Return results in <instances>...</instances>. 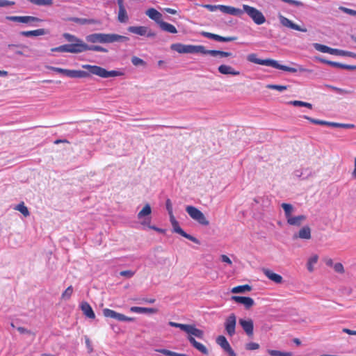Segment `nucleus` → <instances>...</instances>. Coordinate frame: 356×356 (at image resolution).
I'll return each mask as SVG.
<instances>
[{"instance_id":"obj_37","label":"nucleus","mask_w":356,"mask_h":356,"mask_svg":"<svg viewBox=\"0 0 356 356\" xmlns=\"http://www.w3.org/2000/svg\"><path fill=\"white\" fill-rule=\"evenodd\" d=\"M160 28L166 32L170 33H177V30L176 27L168 22L162 21L161 24H159Z\"/></svg>"},{"instance_id":"obj_31","label":"nucleus","mask_w":356,"mask_h":356,"mask_svg":"<svg viewBox=\"0 0 356 356\" xmlns=\"http://www.w3.org/2000/svg\"><path fill=\"white\" fill-rule=\"evenodd\" d=\"M282 208L284 210V216L286 221L293 216V213L295 212V207L289 203H282L281 204Z\"/></svg>"},{"instance_id":"obj_9","label":"nucleus","mask_w":356,"mask_h":356,"mask_svg":"<svg viewBox=\"0 0 356 356\" xmlns=\"http://www.w3.org/2000/svg\"><path fill=\"white\" fill-rule=\"evenodd\" d=\"M152 213V209L149 204L144 206L140 211L137 215V218L140 220L142 225H149L151 221L150 214Z\"/></svg>"},{"instance_id":"obj_27","label":"nucleus","mask_w":356,"mask_h":356,"mask_svg":"<svg viewBox=\"0 0 356 356\" xmlns=\"http://www.w3.org/2000/svg\"><path fill=\"white\" fill-rule=\"evenodd\" d=\"M305 215H299L296 216H291L286 222L289 225L292 226L299 227L306 220Z\"/></svg>"},{"instance_id":"obj_8","label":"nucleus","mask_w":356,"mask_h":356,"mask_svg":"<svg viewBox=\"0 0 356 356\" xmlns=\"http://www.w3.org/2000/svg\"><path fill=\"white\" fill-rule=\"evenodd\" d=\"M103 314L106 318H111L116 319L119 321H128L132 322L135 320L133 317H128L122 314L116 312L114 310L106 308L103 309Z\"/></svg>"},{"instance_id":"obj_59","label":"nucleus","mask_w":356,"mask_h":356,"mask_svg":"<svg viewBox=\"0 0 356 356\" xmlns=\"http://www.w3.org/2000/svg\"><path fill=\"white\" fill-rule=\"evenodd\" d=\"M220 258L222 262L227 264L228 266H232V261L229 258V257H227V255L222 254Z\"/></svg>"},{"instance_id":"obj_50","label":"nucleus","mask_w":356,"mask_h":356,"mask_svg":"<svg viewBox=\"0 0 356 356\" xmlns=\"http://www.w3.org/2000/svg\"><path fill=\"white\" fill-rule=\"evenodd\" d=\"M131 63L135 66L144 65L145 64V61L143 59L137 56H133L131 58Z\"/></svg>"},{"instance_id":"obj_56","label":"nucleus","mask_w":356,"mask_h":356,"mask_svg":"<svg viewBox=\"0 0 356 356\" xmlns=\"http://www.w3.org/2000/svg\"><path fill=\"white\" fill-rule=\"evenodd\" d=\"M180 235H181L182 236L185 237L186 238H187L195 243H199L198 240L196 238L193 237V236H191L190 234H188L184 231H183L182 234H181Z\"/></svg>"},{"instance_id":"obj_48","label":"nucleus","mask_w":356,"mask_h":356,"mask_svg":"<svg viewBox=\"0 0 356 356\" xmlns=\"http://www.w3.org/2000/svg\"><path fill=\"white\" fill-rule=\"evenodd\" d=\"M303 118L307 120H309L310 122L313 123V124H319V125H326L327 126V124L329 122L327 121H324V120H316V119H314V118H312L310 117H308L307 115H304Z\"/></svg>"},{"instance_id":"obj_32","label":"nucleus","mask_w":356,"mask_h":356,"mask_svg":"<svg viewBox=\"0 0 356 356\" xmlns=\"http://www.w3.org/2000/svg\"><path fill=\"white\" fill-rule=\"evenodd\" d=\"M318 261V256L316 254H312L307 261V269L309 272L312 273L314 270V266Z\"/></svg>"},{"instance_id":"obj_18","label":"nucleus","mask_w":356,"mask_h":356,"mask_svg":"<svg viewBox=\"0 0 356 356\" xmlns=\"http://www.w3.org/2000/svg\"><path fill=\"white\" fill-rule=\"evenodd\" d=\"M92 73L90 70L84 71V70H67L66 72V76L70 78H87L90 76Z\"/></svg>"},{"instance_id":"obj_14","label":"nucleus","mask_w":356,"mask_h":356,"mask_svg":"<svg viewBox=\"0 0 356 356\" xmlns=\"http://www.w3.org/2000/svg\"><path fill=\"white\" fill-rule=\"evenodd\" d=\"M279 19L281 24L285 27L304 33L307 31L306 28L301 27L299 25L294 24L291 20L282 15H279Z\"/></svg>"},{"instance_id":"obj_2","label":"nucleus","mask_w":356,"mask_h":356,"mask_svg":"<svg viewBox=\"0 0 356 356\" xmlns=\"http://www.w3.org/2000/svg\"><path fill=\"white\" fill-rule=\"evenodd\" d=\"M247 60L249 62H251V63H255V64H259V65H266V66H270V67H274L275 69H279V70H284V71H286V72H292V73L297 72L298 71H300V72H309V70H307L305 68H303L301 66H298V68H296V67H288V66H286V65H281V64H280L275 60H273V59H259V58H258L257 57V54H250L248 55Z\"/></svg>"},{"instance_id":"obj_24","label":"nucleus","mask_w":356,"mask_h":356,"mask_svg":"<svg viewBox=\"0 0 356 356\" xmlns=\"http://www.w3.org/2000/svg\"><path fill=\"white\" fill-rule=\"evenodd\" d=\"M264 275L271 281L276 284H281L283 282L282 277L269 269L264 270Z\"/></svg>"},{"instance_id":"obj_3","label":"nucleus","mask_w":356,"mask_h":356,"mask_svg":"<svg viewBox=\"0 0 356 356\" xmlns=\"http://www.w3.org/2000/svg\"><path fill=\"white\" fill-rule=\"evenodd\" d=\"M82 68L90 70L92 75L97 76L101 78L106 79L109 77H116L123 76L124 74L122 70H111L108 71L98 65H82Z\"/></svg>"},{"instance_id":"obj_17","label":"nucleus","mask_w":356,"mask_h":356,"mask_svg":"<svg viewBox=\"0 0 356 356\" xmlns=\"http://www.w3.org/2000/svg\"><path fill=\"white\" fill-rule=\"evenodd\" d=\"M238 323L248 336L252 337L253 335L254 323L252 319L240 318Z\"/></svg>"},{"instance_id":"obj_21","label":"nucleus","mask_w":356,"mask_h":356,"mask_svg":"<svg viewBox=\"0 0 356 356\" xmlns=\"http://www.w3.org/2000/svg\"><path fill=\"white\" fill-rule=\"evenodd\" d=\"M201 35L209 39H213L219 42H231L236 40L235 37H222L217 34L209 32L202 31Z\"/></svg>"},{"instance_id":"obj_4","label":"nucleus","mask_w":356,"mask_h":356,"mask_svg":"<svg viewBox=\"0 0 356 356\" xmlns=\"http://www.w3.org/2000/svg\"><path fill=\"white\" fill-rule=\"evenodd\" d=\"M170 49L179 54H202L203 46L174 43L170 45Z\"/></svg>"},{"instance_id":"obj_45","label":"nucleus","mask_w":356,"mask_h":356,"mask_svg":"<svg viewBox=\"0 0 356 356\" xmlns=\"http://www.w3.org/2000/svg\"><path fill=\"white\" fill-rule=\"evenodd\" d=\"M156 351L166 356H188L186 354L175 353L167 349H156Z\"/></svg>"},{"instance_id":"obj_58","label":"nucleus","mask_w":356,"mask_h":356,"mask_svg":"<svg viewBox=\"0 0 356 356\" xmlns=\"http://www.w3.org/2000/svg\"><path fill=\"white\" fill-rule=\"evenodd\" d=\"M180 235H181L182 236L185 237L186 238H187L195 243H199L198 240L196 238L193 237V236H191L190 234H188L184 231H183L182 234H181Z\"/></svg>"},{"instance_id":"obj_43","label":"nucleus","mask_w":356,"mask_h":356,"mask_svg":"<svg viewBox=\"0 0 356 356\" xmlns=\"http://www.w3.org/2000/svg\"><path fill=\"white\" fill-rule=\"evenodd\" d=\"M334 52H332V55H338V56H348L351 58H356V54L351 52V51H347L343 50H340L337 49H333Z\"/></svg>"},{"instance_id":"obj_53","label":"nucleus","mask_w":356,"mask_h":356,"mask_svg":"<svg viewBox=\"0 0 356 356\" xmlns=\"http://www.w3.org/2000/svg\"><path fill=\"white\" fill-rule=\"evenodd\" d=\"M333 268L335 272L338 273H344V268L341 263H336L334 265H333Z\"/></svg>"},{"instance_id":"obj_26","label":"nucleus","mask_w":356,"mask_h":356,"mask_svg":"<svg viewBox=\"0 0 356 356\" xmlns=\"http://www.w3.org/2000/svg\"><path fill=\"white\" fill-rule=\"evenodd\" d=\"M294 238H299L301 239L309 240L311 238V229L308 226H305L302 227L297 235H294Z\"/></svg>"},{"instance_id":"obj_29","label":"nucleus","mask_w":356,"mask_h":356,"mask_svg":"<svg viewBox=\"0 0 356 356\" xmlns=\"http://www.w3.org/2000/svg\"><path fill=\"white\" fill-rule=\"evenodd\" d=\"M75 47H73L72 45H68L63 44L57 47L52 48L51 49V51H58V52H67V53H72V54H76V51H78V49H76L74 48Z\"/></svg>"},{"instance_id":"obj_57","label":"nucleus","mask_w":356,"mask_h":356,"mask_svg":"<svg viewBox=\"0 0 356 356\" xmlns=\"http://www.w3.org/2000/svg\"><path fill=\"white\" fill-rule=\"evenodd\" d=\"M180 235H181L182 236L185 237L186 238H187L195 243H199L198 240L196 238L193 237V236H191L190 234H188L184 231H183L182 234H181Z\"/></svg>"},{"instance_id":"obj_52","label":"nucleus","mask_w":356,"mask_h":356,"mask_svg":"<svg viewBox=\"0 0 356 356\" xmlns=\"http://www.w3.org/2000/svg\"><path fill=\"white\" fill-rule=\"evenodd\" d=\"M46 67L50 70H52L58 73L63 74L66 76L67 69H63L53 66H47Z\"/></svg>"},{"instance_id":"obj_23","label":"nucleus","mask_w":356,"mask_h":356,"mask_svg":"<svg viewBox=\"0 0 356 356\" xmlns=\"http://www.w3.org/2000/svg\"><path fill=\"white\" fill-rule=\"evenodd\" d=\"M218 72L224 75L237 76L240 74L239 71L235 70L232 66L227 65H220L218 67Z\"/></svg>"},{"instance_id":"obj_36","label":"nucleus","mask_w":356,"mask_h":356,"mask_svg":"<svg viewBox=\"0 0 356 356\" xmlns=\"http://www.w3.org/2000/svg\"><path fill=\"white\" fill-rule=\"evenodd\" d=\"M252 290V287L248 284L240 285L235 287H233L231 289V292L232 293H243L245 292H249Z\"/></svg>"},{"instance_id":"obj_22","label":"nucleus","mask_w":356,"mask_h":356,"mask_svg":"<svg viewBox=\"0 0 356 356\" xmlns=\"http://www.w3.org/2000/svg\"><path fill=\"white\" fill-rule=\"evenodd\" d=\"M145 14L151 19L155 21L159 25L162 22V14L155 8H151L147 9L145 11Z\"/></svg>"},{"instance_id":"obj_19","label":"nucleus","mask_w":356,"mask_h":356,"mask_svg":"<svg viewBox=\"0 0 356 356\" xmlns=\"http://www.w3.org/2000/svg\"><path fill=\"white\" fill-rule=\"evenodd\" d=\"M69 21L73 22L79 24L80 25H86V24L101 25L102 24L101 20L97 19L70 17V18H69Z\"/></svg>"},{"instance_id":"obj_11","label":"nucleus","mask_w":356,"mask_h":356,"mask_svg":"<svg viewBox=\"0 0 356 356\" xmlns=\"http://www.w3.org/2000/svg\"><path fill=\"white\" fill-rule=\"evenodd\" d=\"M129 40V38L118 35L116 33H102V44L122 42Z\"/></svg>"},{"instance_id":"obj_5","label":"nucleus","mask_w":356,"mask_h":356,"mask_svg":"<svg viewBox=\"0 0 356 356\" xmlns=\"http://www.w3.org/2000/svg\"><path fill=\"white\" fill-rule=\"evenodd\" d=\"M245 12L257 25L263 24L266 22V18L263 13L254 7L243 4V13Z\"/></svg>"},{"instance_id":"obj_38","label":"nucleus","mask_w":356,"mask_h":356,"mask_svg":"<svg viewBox=\"0 0 356 356\" xmlns=\"http://www.w3.org/2000/svg\"><path fill=\"white\" fill-rule=\"evenodd\" d=\"M314 47L315 48L316 50L322 53H327L330 54H332V52H334L332 48L318 43H314Z\"/></svg>"},{"instance_id":"obj_41","label":"nucleus","mask_w":356,"mask_h":356,"mask_svg":"<svg viewBox=\"0 0 356 356\" xmlns=\"http://www.w3.org/2000/svg\"><path fill=\"white\" fill-rule=\"evenodd\" d=\"M30 3L39 6H51L54 3L53 0H27Z\"/></svg>"},{"instance_id":"obj_46","label":"nucleus","mask_w":356,"mask_h":356,"mask_svg":"<svg viewBox=\"0 0 356 356\" xmlns=\"http://www.w3.org/2000/svg\"><path fill=\"white\" fill-rule=\"evenodd\" d=\"M268 353L271 356H292L291 352H282L276 350H268Z\"/></svg>"},{"instance_id":"obj_49","label":"nucleus","mask_w":356,"mask_h":356,"mask_svg":"<svg viewBox=\"0 0 356 356\" xmlns=\"http://www.w3.org/2000/svg\"><path fill=\"white\" fill-rule=\"evenodd\" d=\"M266 88H269V89L277 90L280 92L284 91L287 89V87L286 86L273 85V84H268L266 86Z\"/></svg>"},{"instance_id":"obj_61","label":"nucleus","mask_w":356,"mask_h":356,"mask_svg":"<svg viewBox=\"0 0 356 356\" xmlns=\"http://www.w3.org/2000/svg\"><path fill=\"white\" fill-rule=\"evenodd\" d=\"M15 4L14 1H10L8 0H0V7H6L13 6Z\"/></svg>"},{"instance_id":"obj_7","label":"nucleus","mask_w":356,"mask_h":356,"mask_svg":"<svg viewBox=\"0 0 356 356\" xmlns=\"http://www.w3.org/2000/svg\"><path fill=\"white\" fill-rule=\"evenodd\" d=\"M130 33L147 38H153L156 36V33L149 27L145 26H132L128 28Z\"/></svg>"},{"instance_id":"obj_64","label":"nucleus","mask_w":356,"mask_h":356,"mask_svg":"<svg viewBox=\"0 0 356 356\" xmlns=\"http://www.w3.org/2000/svg\"><path fill=\"white\" fill-rule=\"evenodd\" d=\"M329 65H331L334 67L342 68V69H343V67H345V64H341V63L334 62V61H330V63H329Z\"/></svg>"},{"instance_id":"obj_1","label":"nucleus","mask_w":356,"mask_h":356,"mask_svg":"<svg viewBox=\"0 0 356 356\" xmlns=\"http://www.w3.org/2000/svg\"><path fill=\"white\" fill-rule=\"evenodd\" d=\"M168 325L171 327H178L182 331L185 332L188 334L187 339L189 341L191 345L200 353L204 355H208L209 351L207 347L202 343L197 342L194 338V337H195L199 339H203L204 332L202 330L197 328L193 325L182 324L172 321H170Z\"/></svg>"},{"instance_id":"obj_33","label":"nucleus","mask_w":356,"mask_h":356,"mask_svg":"<svg viewBox=\"0 0 356 356\" xmlns=\"http://www.w3.org/2000/svg\"><path fill=\"white\" fill-rule=\"evenodd\" d=\"M86 40L90 43H102V33L89 34L86 37Z\"/></svg>"},{"instance_id":"obj_20","label":"nucleus","mask_w":356,"mask_h":356,"mask_svg":"<svg viewBox=\"0 0 356 356\" xmlns=\"http://www.w3.org/2000/svg\"><path fill=\"white\" fill-rule=\"evenodd\" d=\"M218 9L223 13L229 14L234 16H241L243 14V10L232 6L218 5Z\"/></svg>"},{"instance_id":"obj_13","label":"nucleus","mask_w":356,"mask_h":356,"mask_svg":"<svg viewBox=\"0 0 356 356\" xmlns=\"http://www.w3.org/2000/svg\"><path fill=\"white\" fill-rule=\"evenodd\" d=\"M63 37L68 42H72V44H67L68 45H72L73 47H76L74 48L76 49H78V51H76V54L82 52V49L83 48V47L82 46L85 44V42L82 40L78 38L75 35H72L70 33H64Z\"/></svg>"},{"instance_id":"obj_40","label":"nucleus","mask_w":356,"mask_h":356,"mask_svg":"<svg viewBox=\"0 0 356 356\" xmlns=\"http://www.w3.org/2000/svg\"><path fill=\"white\" fill-rule=\"evenodd\" d=\"M14 209L19 211L25 217H27L30 215V212L28 208L25 206L23 202L16 205Z\"/></svg>"},{"instance_id":"obj_25","label":"nucleus","mask_w":356,"mask_h":356,"mask_svg":"<svg viewBox=\"0 0 356 356\" xmlns=\"http://www.w3.org/2000/svg\"><path fill=\"white\" fill-rule=\"evenodd\" d=\"M202 54H209L212 56H219L220 57H229L232 55L230 52L220 51V50H207L203 46Z\"/></svg>"},{"instance_id":"obj_35","label":"nucleus","mask_w":356,"mask_h":356,"mask_svg":"<svg viewBox=\"0 0 356 356\" xmlns=\"http://www.w3.org/2000/svg\"><path fill=\"white\" fill-rule=\"evenodd\" d=\"M46 33V31L43 29H36L33 31H22L20 35L26 37H31V36H39L43 35Z\"/></svg>"},{"instance_id":"obj_34","label":"nucleus","mask_w":356,"mask_h":356,"mask_svg":"<svg viewBox=\"0 0 356 356\" xmlns=\"http://www.w3.org/2000/svg\"><path fill=\"white\" fill-rule=\"evenodd\" d=\"M82 47H83V48L82 49V52L86 51H93L97 52L106 53L108 51L106 49L99 45H88L85 43L84 45H83Z\"/></svg>"},{"instance_id":"obj_6","label":"nucleus","mask_w":356,"mask_h":356,"mask_svg":"<svg viewBox=\"0 0 356 356\" xmlns=\"http://www.w3.org/2000/svg\"><path fill=\"white\" fill-rule=\"evenodd\" d=\"M186 211L189 216L199 224L207 226L209 225V221L207 219L204 213L197 208L193 206H186Z\"/></svg>"},{"instance_id":"obj_30","label":"nucleus","mask_w":356,"mask_h":356,"mask_svg":"<svg viewBox=\"0 0 356 356\" xmlns=\"http://www.w3.org/2000/svg\"><path fill=\"white\" fill-rule=\"evenodd\" d=\"M130 311L134 313L139 314H156L158 312V309L156 308H147V307H131L130 308Z\"/></svg>"},{"instance_id":"obj_28","label":"nucleus","mask_w":356,"mask_h":356,"mask_svg":"<svg viewBox=\"0 0 356 356\" xmlns=\"http://www.w3.org/2000/svg\"><path fill=\"white\" fill-rule=\"evenodd\" d=\"M81 309L83 313V314L89 318L94 319L95 318V314L91 307V306L87 302H83L81 305Z\"/></svg>"},{"instance_id":"obj_55","label":"nucleus","mask_w":356,"mask_h":356,"mask_svg":"<svg viewBox=\"0 0 356 356\" xmlns=\"http://www.w3.org/2000/svg\"><path fill=\"white\" fill-rule=\"evenodd\" d=\"M339 9L346 14H348V15H353V16H356V10H355L348 8L346 7H343V6H341L339 8Z\"/></svg>"},{"instance_id":"obj_44","label":"nucleus","mask_w":356,"mask_h":356,"mask_svg":"<svg viewBox=\"0 0 356 356\" xmlns=\"http://www.w3.org/2000/svg\"><path fill=\"white\" fill-rule=\"evenodd\" d=\"M288 104L294 106H305L309 109H312L313 108L312 104L299 100L290 101L288 102Z\"/></svg>"},{"instance_id":"obj_54","label":"nucleus","mask_w":356,"mask_h":356,"mask_svg":"<svg viewBox=\"0 0 356 356\" xmlns=\"http://www.w3.org/2000/svg\"><path fill=\"white\" fill-rule=\"evenodd\" d=\"M245 348L247 350H254L259 349V343L255 342H250L246 344Z\"/></svg>"},{"instance_id":"obj_47","label":"nucleus","mask_w":356,"mask_h":356,"mask_svg":"<svg viewBox=\"0 0 356 356\" xmlns=\"http://www.w3.org/2000/svg\"><path fill=\"white\" fill-rule=\"evenodd\" d=\"M73 293V288L72 286H68L61 295V298L64 300H68Z\"/></svg>"},{"instance_id":"obj_16","label":"nucleus","mask_w":356,"mask_h":356,"mask_svg":"<svg viewBox=\"0 0 356 356\" xmlns=\"http://www.w3.org/2000/svg\"><path fill=\"white\" fill-rule=\"evenodd\" d=\"M231 300L236 303L243 305L246 309H249L254 305V300L250 297L234 296H232Z\"/></svg>"},{"instance_id":"obj_42","label":"nucleus","mask_w":356,"mask_h":356,"mask_svg":"<svg viewBox=\"0 0 356 356\" xmlns=\"http://www.w3.org/2000/svg\"><path fill=\"white\" fill-rule=\"evenodd\" d=\"M170 221L173 227L174 232L179 234H182L184 230L180 227L178 221L175 219L174 216L170 217Z\"/></svg>"},{"instance_id":"obj_63","label":"nucleus","mask_w":356,"mask_h":356,"mask_svg":"<svg viewBox=\"0 0 356 356\" xmlns=\"http://www.w3.org/2000/svg\"><path fill=\"white\" fill-rule=\"evenodd\" d=\"M203 6L204 8H206L207 9H208L211 12H214L218 9V5L207 4V5H204Z\"/></svg>"},{"instance_id":"obj_15","label":"nucleus","mask_w":356,"mask_h":356,"mask_svg":"<svg viewBox=\"0 0 356 356\" xmlns=\"http://www.w3.org/2000/svg\"><path fill=\"white\" fill-rule=\"evenodd\" d=\"M6 19L24 24L39 22L42 21V19L33 16H8L6 17Z\"/></svg>"},{"instance_id":"obj_60","label":"nucleus","mask_w":356,"mask_h":356,"mask_svg":"<svg viewBox=\"0 0 356 356\" xmlns=\"http://www.w3.org/2000/svg\"><path fill=\"white\" fill-rule=\"evenodd\" d=\"M121 276L127 277H132L134 275V272L131 270H123L120 273Z\"/></svg>"},{"instance_id":"obj_12","label":"nucleus","mask_w":356,"mask_h":356,"mask_svg":"<svg viewBox=\"0 0 356 356\" xmlns=\"http://www.w3.org/2000/svg\"><path fill=\"white\" fill-rule=\"evenodd\" d=\"M216 343L229 356H236L234 350L231 347L226 337L223 335L218 336L216 339Z\"/></svg>"},{"instance_id":"obj_10","label":"nucleus","mask_w":356,"mask_h":356,"mask_svg":"<svg viewBox=\"0 0 356 356\" xmlns=\"http://www.w3.org/2000/svg\"><path fill=\"white\" fill-rule=\"evenodd\" d=\"M236 316L234 314H229L225 321V329L229 337H233L236 333Z\"/></svg>"},{"instance_id":"obj_62","label":"nucleus","mask_w":356,"mask_h":356,"mask_svg":"<svg viewBox=\"0 0 356 356\" xmlns=\"http://www.w3.org/2000/svg\"><path fill=\"white\" fill-rule=\"evenodd\" d=\"M17 330L21 333V334H34L31 330H29L23 327H18Z\"/></svg>"},{"instance_id":"obj_39","label":"nucleus","mask_w":356,"mask_h":356,"mask_svg":"<svg viewBox=\"0 0 356 356\" xmlns=\"http://www.w3.org/2000/svg\"><path fill=\"white\" fill-rule=\"evenodd\" d=\"M118 19L121 23H127L128 22L129 17L125 8L119 9Z\"/></svg>"},{"instance_id":"obj_51","label":"nucleus","mask_w":356,"mask_h":356,"mask_svg":"<svg viewBox=\"0 0 356 356\" xmlns=\"http://www.w3.org/2000/svg\"><path fill=\"white\" fill-rule=\"evenodd\" d=\"M165 207L168 211V213L169 214V217L173 216V211H172V205L171 200L170 199H167L165 202Z\"/></svg>"}]
</instances>
